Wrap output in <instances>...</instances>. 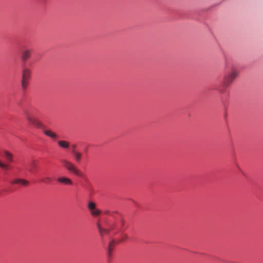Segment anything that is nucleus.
<instances>
[{
    "label": "nucleus",
    "instance_id": "1",
    "mask_svg": "<svg viewBox=\"0 0 263 263\" xmlns=\"http://www.w3.org/2000/svg\"><path fill=\"white\" fill-rule=\"evenodd\" d=\"M25 116L27 120L30 124L33 125L36 128L43 129L44 134L47 137L50 138L53 141H55L58 139L59 138L58 134L50 129H45L43 123L34 115L27 111L25 113Z\"/></svg>",
    "mask_w": 263,
    "mask_h": 263
},
{
    "label": "nucleus",
    "instance_id": "2",
    "mask_svg": "<svg viewBox=\"0 0 263 263\" xmlns=\"http://www.w3.org/2000/svg\"><path fill=\"white\" fill-rule=\"evenodd\" d=\"M239 74V71L236 68H232L231 71L223 77V84L226 86L230 85L237 78Z\"/></svg>",
    "mask_w": 263,
    "mask_h": 263
},
{
    "label": "nucleus",
    "instance_id": "3",
    "mask_svg": "<svg viewBox=\"0 0 263 263\" xmlns=\"http://www.w3.org/2000/svg\"><path fill=\"white\" fill-rule=\"evenodd\" d=\"M64 167L70 172L73 173L76 175L81 177L83 175L82 172L78 169L70 161L65 159H63L61 161Z\"/></svg>",
    "mask_w": 263,
    "mask_h": 263
},
{
    "label": "nucleus",
    "instance_id": "4",
    "mask_svg": "<svg viewBox=\"0 0 263 263\" xmlns=\"http://www.w3.org/2000/svg\"><path fill=\"white\" fill-rule=\"evenodd\" d=\"M88 208L90 211L91 214L93 216H98L101 214L100 210L96 209V204L93 202L88 203Z\"/></svg>",
    "mask_w": 263,
    "mask_h": 263
},
{
    "label": "nucleus",
    "instance_id": "5",
    "mask_svg": "<svg viewBox=\"0 0 263 263\" xmlns=\"http://www.w3.org/2000/svg\"><path fill=\"white\" fill-rule=\"evenodd\" d=\"M31 55V50L29 49H25L22 51L21 55V60L23 62H26L30 57Z\"/></svg>",
    "mask_w": 263,
    "mask_h": 263
},
{
    "label": "nucleus",
    "instance_id": "6",
    "mask_svg": "<svg viewBox=\"0 0 263 263\" xmlns=\"http://www.w3.org/2000/svg\"><path fill=\"white\" fill-rule=\"evenodd\" d=\"M10 183L13 184H22L23 186H27L29 184V182L25 179L21 178H16L13 179L11 181Z\"/></svg>",
    "mask_w": 263,
    "mask_h": 263
},
{
    "label": "nucleus",
    "instance_id": "7",
    "mask_svg": "<svg viewBox=\"0 0 263 263\" xmlns=\"http://www.w3.org/2000/svg\"><path fill=\"white\" fill-rule=\"evenodd\" d=\"M31 70L28 68H24L22 71V79L29 80L31 77Z\"/></svg>",
    "mask_w": 263,
    "mask_h": 263
},
{
    "label": "nucleus",
    "instance_id": "8",
    "mask_svg": "<svg viewBox=\"0 0 263 263\" xmlns=\"http://www.w3.org/2000/svg\"><path fill=\"white\" fill-rule=\"evenodd\" d=\"M58 182L63 183L66 185H72V181L68 178L66 177H61L57 178Z\"/></svg>",
    "mask_w": 263,
    "mask_h": 263
},
{
    "label": "nucleus",
    "instance_id": "9",
    "mask_svg": "<svg viewBox=\"0 0 263 263\" xmlns=\"http://www.w3.org/2000/svg\"><path fill=\"white\" fill-rule=\"evenodd\" d=\"M3 157L5 158L8 162L11 163L13 161V155L8 151L4 152Z\"/></svg>",
    "mask_w": 263,
    "mask_h": 263
},
{
    "label": "nucleus",
    "instance_id": "10",
    "mask_svg": "<svg viewBox=\"0 0 263 263\" xmlns=\"http://www.w3.org/2000/svg\"><path fill=\"white\" fill-rule=\"evenodd\" d=\"M97 228L102 236L104 234H108L109 232V229L103 228L99 223H97Z\"/></svg>",
    "mask_w": 263,
    "mask_h": 263
},
{
    "label": "nucleus",
    "instance_id": "11",
    "mask_svg": "<svg viewBox=\"0 0 263 263\" xmlns=\"http://www.w3.org/2000/svg\"><path fill=\"white\" fill-rule=\"evenodd\" d=\"M57 143L60 147L63 148H68L70 146L69 142L65 140H59Z\"/></svg>",
    "mask_w": 263,
    "mask_h": 263
},
{
    "label": "nucleus",
    "instance_id": "12",
    "mask_svg": "<svg viewBox=\"0 0 263 263\" xmlns=\"http://www.w3.org/2000/svg\"><path fill=\"white\" fill-rule=\"evenodd\" d=\"M115 241L114 240H112L108 244L107 252L108 256L109 257H110L111 256L112 252L114 250V246L115 245Z\"/></svg>",
    "mask_w": 263,
    "mask_h": 263
},
{
    "label": "nucleus",
    "instance_id": "13",
    "mask_svg": "<svg viewBox=\"0 0 263 263\" xmlns=\"http://www.w3.org/2000/svg\"><path fill=\"white\" fill-rule=\"evenodd\" d=\"M71 153L73 155L75 160L77 162H79L82 158V154L80 152L76 151L75 150H72Z\"/></svg>",
    "mask_w": 263,
    "mask_h": 263
},
{
    "label": "nucleus",
    "instance_id": "14",
    "mask_svg": "<svg viewBox=\"0 0 263 263\" xmlns=\"http://www.w3.org/2000/svg\"><path fill=\"white\" fill-rule=\"evenodd\" d=\"M29 84V80H21V86L23 90H26Z\"/></svg>",
    "mask_w": 263,
    "mask_h": 263
},
{
    "label": "nucleus",
    "instance_id": "15",
    "mask_svg": "<svg viewBox=\"0 0 263 263\" xmlns=\"http://www.w3.org/2000/svg\"><path fill=\"white\" fill-rule=\"evenodd\" d=\"M52 179L50 177H46L41 180V182L44 183H48L51 182Z\"/></svg>",
    "mask_w": 263,
    "mask_h": 263
},
{
    "label": "nucleus",
    "instance_id": "16",
    "mask_svg": "<svg viewBox=\"0 0 263 263\" xmlns=\"http://www.w3.org/2000/svg\"><path fill=\"white\" fill-rule=\"evenodd\" d=\"M10 166L7 164H5L4 163H3L0 161V167L4 169H8L9 168Z\"/></svg>",
    "mask_w": 263,
    "mask_h": 263
},
{
    "label": "nucleus",
    "instance_id": "17",
    "mask_svg": "<svg viewBox=\"0 0 263 263\" xmlns=\"http://www.w3.org/2000/svg\"><path fill=\"white\" fill-rule=\"evenodd\" d=\"M128 238V236L126 234H124V236H123V237L122 238V239H121L120 242H121L122 241H123L124 239H126Z\"/></svg>",
    "mask_w": 263,
    "mask_h": 263
},
{
    "label": "nucleus",
    "instance_id": "18",
    "mask_svg": "<svg viewBox=\"0 0 263 263\" xmlns=\"http://www.w3.org/2000/svg\"><path fill=\"white\" fill-rule=\"evenodd\" d=\"M120 222V224H121V227L123 226V225L124 224V221L123 220V219H121Z\"/></svg>",
    "mask_w": 263,
    "mask_h": 263
},
{
    "label": "nucleus",
    "instance_id": "19",
    "mask_svg": "<svg viewBox=\"0 0 263 263\" xmlns=\"http://www.w3.org/2000/svg\"><path fill=\"white\" fill-rule=\"evenodd\" d=\"M115 224H113L110 226V229L113 230L115 228Z\"/></svg>",
    "mask_w": 263,
    "mask_h": 263
},
{
    "label": "nucleus",
    "instance_id": "20",
    "mask_svg": "<svg viewBox=\"0 0 263 263\" xmlns=\"http://www.w3.org/2000/svg\"><path fill=\"white\" fill-rule=\"evenodd\" d=\"M72 150H75V148H76V144H73L72 145Z\"/></svg>",
    "mask_w": 263,
    "mask_h": 263
},
{
    "label": "nucleus",
    "instance_id": "21",
    "mask_svg": "<svg viewBox=\"0 0 263 263\" xmlns=\"http://www.w3.org/2000/svg\"><path fill=\"white\" fill-rule=\"evenodd\" d=\"M105 214L111 216V214H110L109 211H105Z\"/></svg>",
    "mask_w": 263,
    "mask_h": 263
},
{
    "label": "nucleus",
    "instance_id": "22",
    "mask_svg": "<svg viewBox=\"0 0 263 263\" xmlns=\"http://www.w3.org/2000/svg\"><path fill=\"white\" fill-rule=\"evenodd\" d=\"M29 171H30V172H31V173H33V170H32V168H30V169L29 170Z\"/></svg>",
    "mask_w": 263,
    "mask_h": 263
}]
</instances>
